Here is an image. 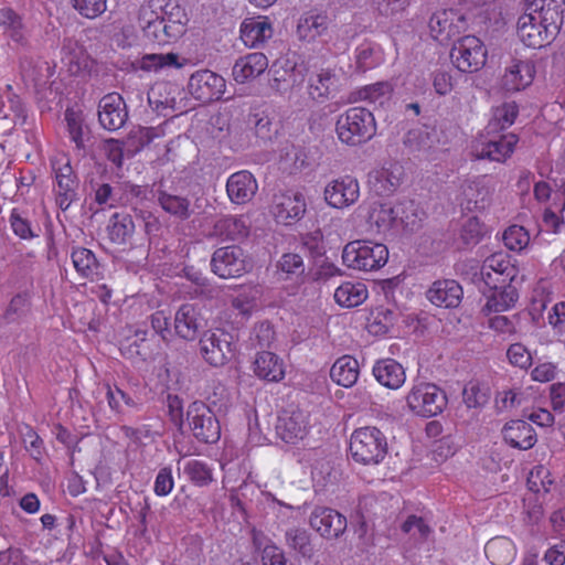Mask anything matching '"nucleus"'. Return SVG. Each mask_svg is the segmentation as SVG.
<instances>
[{
	"mask_svg": "<svg viewBox=\"0 0 565 565\" xmlns=\"http://www.w3.org/2000/svg\"><path fill=\"white\" fill-rule=\"evenodd\" d=\"M168 7L169 4L164 7L163 13L159 18L168 25V33L180 39L185 33L186 14L179 6H173L170 11H168Z\"/></svg>",
	"mask_w": 565,
	"mask_h": 565,
	"instance_id": "44",
	"label": "nucleus"
},
{
	"mask_svg": "<svg viewBox=\"0 0 565 565\" xmlns=\"http://www.w3.org/2000/svg\"><path fill=\"white\" fill-rule=\"evenodd\" d=\"M199 343L203 359L212 366H222L234 356V335L223 329L205 331Z\"/></svg>",
	"mask_w": 565,
	"mask_h": 565,
	"instance_id": "8",
	"label": "nucleus"
},
{
	"mask_svg": "<svg viewBox=\"0 0 565 565\" xmlns=\"http://www.w3.org/2000/svg\"><path fill=\"white\" fill-rule=\"evenodd\" d=\"M487 49L475 35L458 39L450 51L452 64L462 73H473L482 68L487 61Z\"/></svg>",
	"mask_w": 565,
	"mask_h": 565,
	"instance_id": "7",
	"label": "nucleus"
},
{
	"mask_svg": "<svg viewBox=\"0 0 565 565\" xmlns=\"http://www.w3.org/2000/svg\"><path fill=\"white\" fill-rule=\"evenodd\" d=\"M394 215L396 218V227L414 231L419 226L420 211L414 200L404 199L394 205Z\"/></svg>",
	"mask_w": 565,
	"mask_h": 565,
	"instance_id": "39",
	"label": "nucleus"
},
{
	"mask_svg": "<svg viewBox=\"0 0 565 565\" xmlns=\"http://www.w3.org/2000/svg\"><path fill=\"white\" fill-rule=\"evenodd\" d=\"M405 534H411L416 541H425L430 533V527L423 518L409 515L401 525Z\"/></svg>",
	"mask_w": 565,
	"mask_h": 565,
	"instance_id": "56",
	"label": "nucleus"
},
{
	"mask_svg": "<svg viewBox=\"0 0 565 565\" xmlns=\"http://www.w3.org/2000/svg\"><path fill=\"white\" fill-rule=\"evenodd\" d=\"M200 308L194 303H183L174 315L175 333L186 340L194 341L204 328Z\"/></svg>",
	"mask_w": 565,
	"mask_h": 565,
	"instance_id": "18",
	"label": "nucleus"
},
{
	"mask_svg": "<svg viewBox=\"0 0 565 565\" xmlns=\"http://www.w3.org/2000/svg\"><path fill=\"white\" fill-rule=\"evenodd\" d=\"M404 177V167L398 162H391L375 171L371 182L379 195H391L401 186Z\"/></svg>",
	"mask_w": 565,
	"mask_h": 565,
	"instance_id": "21",
	"label": "nucleus"
},
{
	"mask_svg": "<svg viewBox=\"0 0 565 565\" xmlns=\"http://www.w3.org/2000/svg\"><path fill=\"white\" fill-rule=\"evenodd\" d=\"M343 264L358 270H376L388 259V249L384 244L371 241H353L348 243L342 252Z\"/></svg>",
	"mask_w": 565,
	"mask_h": 565,
	"instance_id": "4",
	"label": "nucleus"
},
{
	"mask_svg": "<svg viewBox=\"0 0 565 565\" xmlns=\"http://www.w3.org/2000/svg\"><path fill=\"white\" fill-rule=\"evenodd\" d=\"M285 544L301 557L311 559L315 555V545L311 534L303 527L292 526L285 531Z\"/></svg>",
	"mask_w": 565,
	"mask_h": 565,
	"instance_id": "36",
	"label": "nucleus"
},
{
	"mask_svg": "<svg viewBox=\"0 0 565 565\" xmlns=\"http://www.w3.org/2000/svg\"><path fill=\"white\" fill-rule=\"evenodd\" d=\"M139 20L142 22L141 28L143 35L149 41L159 45H166L178 40L177 36H173L172 34L170 35V33H168V25L163 23L158 13L142 10Z\"/></svg>",
	"mask_w": 565,
	"mask_h": 565,
	"instance_id": "28",
	"label": "nucleus"
},
{
	"mask_svg": "<svg viewBox=\"0 0 565 565\" xmlns=\"http://www.w3.org/2000/svg\"><path fill=\"white\" fill-rule=\"evenodd\" d=\"M518 137L514 134L500 135L484 142L478 153L480 159L504 161L513 152Z\"/></svg>",
	"mask_w": 565,
	"mask_h": 565,
	"instance_id": "30",
	"label": "nucleus"
},
{
	"mask_svg": "<svg viewBox=\"0 0 565 565\" xmlns=\"http://www.w3.org/2000/svg\"><path fill=\"white\" fill-rule=\"evenodd\" d=\"M267 67V56L264 53L254 52L239 57L233 66L232 74L237 83L244 84L258 77Z\"/></svg>",
	"mask_w": 565,
	"mask_h": 565,
	"instance_id": "23",
	"label": "nucleus"
},
{
	"mask_svg": "<svg viewBox=\"0 0 565 565\" xmlns=\"http://www.w3.org/2000/svg\"><path fill=\"white\" fill-rule=\"evenodd\" d=\"M428 300L445 308H456L460 305L463 291L462 287L454 279H443L435 281L427 290Z\"/></svg>",
	"mask_w": 565,
	"mask_h": 565,
	"instance_id": "19",
	"label": "nucleus"
},
{
	"mask_svg": "<svg viewBox=\"0 0 565 565\" xmlns=\"http://www.w3.org/2000/svg\"><path fill=\"white\" fill-rule=\"evenodd\" d=\"M10 226L13 233L21 239H32L39 235L32 230L31 222L23 217L17 209H13L10 214Z\"/></svg>",
	"mask_w": 565,
	"mask_h": 565,
	"instance_id": "59",
	"label": "nucleus"
},
{
	"mask_svg": "<svg viewBox=\"0 0 565 565\" xmlns=\"http://www.w3.org/2000/svg\"><path fill=\"white\" fill-rule=\"evenodd\" d=\"M369 222L379 231H387L396 227L394 207L391 204H373L369 213Z\"/></svg>",
	"mask_w": 565,
	"mask_h": 565,
	"instance_id": "46",
	"label": "nucleus"
},
{
	"mask_svg": "<svg viewBox=\"0 0 565 565\" xmlns=\"http://www.w3.org/2000/svg\"><path fill=\"white\" fill-rule=\"evenodd\" d=\"M503 242L509 249L520 252L527 246L530 235L523 226L512 225L504 231Z\"/></svg>",
	"mask_w": 565,
	"mask_h": 565,
	"instance_id": "53",
	"label": "nucleus"
},
{
	"mask_svg": "<svg viewBox=\"0 0 565 565\" xmlns=\"http://www.w3.org/2000/svg\"><path fill=\"white\" fill-rule=\"evenodd\" d=\"M184 473L198 487H206L213 481L210 466L198 459H191L185 463Z\"/></svg>",
	"mask_w": 565,
	"mask_h": 565,
	"instance_id": "48",
	"label": "nucleus"
},
{
	"mask_svg": "<svg viewBox=\"0 0 565 565\" xmlns=\"http://www.w3.org/2000/svg\"><path fill=\"white\" fill-rule=\"evenodd\" d=\"M157 201L164 212L181 221L188 220L192 214L190 200L185 196L171 194L166 190L158 189Z\"/></svg>",
	"mask_w": 565,
	"mask_h": 565,
	"instance_id": "34",
	"label": "nucleus"
},
{
	"mask_svg": "<svg viewBox=\"0 0 565 565\" xmlns=\"http://www.w3.org/2000/svg\"><path fill=\"white\" fill-rule=\"evenodd\" d=\"M393 88L388 82H377L366 85L354 93V100H369L375 103L381 98H388Z\"/></svg>",
	"mask_w": 565,
	"mask_h": 565,
	"instance_id": "51",
	"label": "nucleus"
},
{
	"mask_svg": "<svg viewBox=\"0 0 565 565\" xmlns=\"http://www.w3.org/2000/svg\"><path fill=\"white\" fill-rule=\"evenodd\" d=\"M186 422L193 437L204 444H215L221 437L220 422L203 402L195 401L186 409Z\"/></svg>",
	"mask_w": 565,
	"mask_h": 565,
	"instance_id": "5",
	"label": "nucleus"
},
{
	"mask_svg": "<svg viewBox=\"0 0 565 565\" xmlns=\"http://www.w3.org/2000/svg\"><path fill=\"white\" fill-rule=\"evenodd\" d=\"M57 183V191L77 193L78 179L70 164V161L58 168H53Z\"/></svg>",
	"mask_w": 565,
	"mask_h": 565,
	"instance_id": "52",
	"label": "nucleus"
},
{
	"mask_svg": "<svg viewBox=\"0 0 565 565\" xmlns=\"http://www.w3.org/2000/svg\"><path fill=\"white\" fill-rule=\"evenodd\" d=\"M516 277H504L503 274L489 271H476L472 276V281L475 284L482 282L489 290V292H494L499 289L505 288L508 286H512L513 281Z\"/></svg>",
	"mask_w": 565,
	"mask_h": 565,
	"instance_id": "49",
	"label": "nucleus"
},
{
	"mask_svg": "<svg viewBox=\"0 0 565 565\" xmlns=\"http://www.w3.org/2000/svg\"><path fill=\"white\" fill-rule=\"evenodd\" d=\"M509 361L521 369H527L531 365L532 356L522 343H513L507 352Z\"/></svg>",
	"mask_w": 565,
	"mask_h": 565,
	"instance_id": "63",
	"label": "nucleus"
},
{
	"mask_svg": "<svg viewBox=\"0 0 565 565\" xmlns=\"http://www.w3.org/2000/svg\"><path fill=\"white\" fill-rule=\"evenodd\" d=\"M487 297V302L482 308L484 313L502 312L512 308L519 299V292L515 286H508L499 289L494 292L487 294L482 291Z\"/></svg>",
	"mask_w": 565,
	"mask_h": 565,
	"instance_id": "37",
	"label": "nucleus"
},
{
	"mask_svg": "<svg viewBox=\"0 0 565 565\" xmlns=\"http://www.w3.org/2000/svg\"><path fill=\"white\" fill-rule=\"evenodd\" d=\"M403 146L409 156L420 161L436 160L440 150L438 132L428 126L409 129L403 137Z\"/></svg>",
	"mask_w": 565,
	"mask_h": 565,
	"instance_id": "10",
	"label": "nucleus"
},
{
	"mask_svg": "<svg viewBox=\"0 0 565 565\" xmlns=\"http://www.w3.org/2000/svg\"><path fill=\"white\" fill-rule=\"evenodd\" d=\"M226 88L225 79L210 70L194 72L188 82L190 95L202 104L220 100Z\"/></svg>",
	"mask_w": 565,
	"mask_h": 565,
	"instance_id": "11",
	"label": "nucleus"
},
{
	"mask_svg": "<svg viewBox=\"0 0 565 565\" xmlns=\"http://www.w3.org/2000/svg\"><path fill=\"white\" fill-rule=\"evenodd\" d=\"M519 114V107L514 102L503 103L493 108L492 118L486 127L487 135H495L509 128Z\"/></svg>",
	"mask_w": 565,
	"mask_h": 565,
	"instance_id": "38",
	"label": "nucleus"
},
{
	"mask_svg": "<svg viewBox=\"0 0 565 565\" xmlns=\"http://www.w3.org/2000/svg\"><path fill=\"white\" fill-rule=\"evenodd\" d=\"M157 136L153 127L139 126L130 130L128 140L135 147V150L138 151L148 146Z\"/></svg>",
	"mask_w": 565,
	"mask_h": 565,
	"instance_id": "62",
	"label": "nucleus"
},
{
	"mask_svg": "<svg viewBox=\"0 0 565 565\" xmlns=\"http://www.w3.org/2000/svg\"><path fill=\"white\" fill-rule=\"evenodd\" d=\"M29 308H30V299H29L28 295L26 294H18L11 299V301L4 312V319L9 323L14 322L19 318L25 316L26 312L29 311Z\"/></svg>",
	"mask_w": 565,
	"mask_h": 565,
	"instance_id": "57",
	"label": "nucleus"
},
{
	"mask_svg": "<svg viewBox=\"0 0 565 565\" xmlns=\"http://www.w3.org/2000/svg\"><path fill=\"white\" fill-rule=\"evenodd\" d=\"M257 182L248 171L233 173L226 183L230 200L236 204H243L253 199L257 191Z\"/></svg>",
	"mask_w": 565,
	"mask_h": 565,
	"instance_id": "22",
	"label": "nucleus"
},
{
	"mask_svg": "<svg viewBox=\"0 0 565 565\" xmlns=\"http://www.w3.org/2000/svg\"><path fill=\"white\" fill-rule=\"evenodd\" d=\"M277 271L285 274V279H298L305 275L303 258L297 253H286L276 265Z\"/></svg>",
	"mask_w": 565,
	"mask_h": 565,
	"instance_id": "45",
	"label": "nucleus"
},
{
	"mask_svg": "<svg viewBox=\"0 0 565 565\" xmlns=\"http://www.w3.org/2000/svg\"><path fill=\"white\" fill-rule=\"evenodd\" d=\"M338 82L339 78L332 70L322 68L309 78L308 94L313 100L324 103L334 96Z\"/></svg>",
	"mask_w": 565,
	"mask_h": 565,
	"instance_id": "26",
	"label": "nucleus"
},
{
	"mask_svg": "<svg viewBox=\"0 0 565 565\" xmlns=\"http://www.w3.org/2000/svg\"><path fill=\"white\" fill-rule=\"evenodd\" d=\"M73 8L84 18L95 19L106 10V0H71Z\"/></svg>",
	"mask_w": 565,
	"mask_h": 565,
	"instance_id": "58",
	"label": "nucleus"
},
{
	"mask_svg": "<svg viewBox=\"0 0 565 565\" xmlns=\"http://www.w3.org/2000/svg\"><path fill=\"white\" fill-rule=\"evenodd\" d=\"M106 396L109 407L117 413L122 411V404L129 407H135L137 405L135 399L128 393L116 385L111 387L109 384H107Z\"/></svg>",
	"mask_w": 565,
	"mask_h": 565,
	"instance_id": "60",
	"label": "nucleus"
},
{
	"mask_svg": "<svg viewBox=\"0 0 565 565\" xmlns=\"http://www.w3.org/2000/svg\"><path fill=\"white\" fill-rule=\"evenodd\" d=\"M217 227L225 231L226 235L233 241L248 235V228L242 218L225 217L218 222Z\"/></svg>",
	"mask_w": 565,
	"mask_h": 565,
	"instance_id": "61",
	"label": "nucleus"
},
{
	"mask_svg": "<svg viewBox=\"0 0 565 565\" xmlns=\"http://www.w3.org/2000/svg\"><path fill=\"white\" fill-rule=\"evenodd\" d=\"M480 270L500 273L503 274L504 277H516L519 273L516 266L512 264L510 257L502 253H497L487 257Z\"/></svg>",
	"mask_w": 565,
	"mask_h": 565,
	"instance_id": "47",
	"label": "nucleus"
},
{
	"mask_svg": "<svg viewBox=\"0 0 565 565\" xmlns=\"http://www.w3.org/2000/svg\"><path fill=\"white\" fill-rule=\"evenodd\" d=\"M484 553L493 565H509L515 557L514 543L505 536H497L488 541Z\"/></svg>",
	"mask_w": 565,
	"mask_h": 565,
	"instance_id": "32",
	"label": "nucleus"
},
{
	"mask_svg": "<svg viewBox=\"0 0 565 565\" xmlns=\"http://www.w3.org/2000/svg\"><path fill=\"white\" fill-rule=\"evenodd\" d=\"M483 235L484 226L477 217H469L460 231V238L466 246L477 245Z\"/></svg>",
	"mask_w": 565,
	"mask_h": 565,
	"instance_id": "55",
	"label": "nucleus"
},
{
	"mask_svg": "<svg viewBox=\"0 0 565 565\" xmlns=\"http://www.w3.org/2000/svg\"><path fill=\"white\" fill-rule=\"evenodd\" d=\"M71 257L76 271L82 277L92 279L97 274L99 264L90 249L76 247L73 249Z\"/></svg>",
	"mask_w": 565,
	"mask_h": 565,
	"instance_id": "42",
	"label": "nucleus"
},
{
	"mask_svg": "<svg viewBox=\"0 0 565 565\" xmlns=\"http://www.w3.org/2000/svg\"><path fill=\"white\" fill-rule=\"evenodd\" d=\"M372 372L381 385L391 390L399 388L406 379L403 365L394 359L379 360Z\"/></svg>",
	"mask_w": 565,
	"mask_h": 565,
	"instance_id": "27",
	"label": "nucleus"
},
{
	"mask_svg": "<svg viewBox=\"0 0 565 565\" xmlns=\"http://www.w3.org/2000/svg\"><path fill=\"white\" fill-rule=\"evenodd\" d=\"M0 25L7 29L10 39L19 45H26V30L22 18L10 8L0 9Z\"/></svg>",
	"mask_w": 565,
	"mask_h": 565,
	"instance_id": "41",
	"label": "nucleus"
},
{
	"mask_svg": "<svg viewBox=\"0 0 565 565\" xmlns=\"http://www.w3.org/2000/svg\"><path fill=\"white\" fill-rule=\"evenodd\" d=\"M503 439L515 449H531L537 441L536 433L531 424L515 419L507 423L502 428Z\"/></svg>",
	"mask_w": 565,
	"mask_h": 565,
	"instance_id": "20",
	"label": "nucleus"
},
{
	"mask_svg": "<svg viewBox=\"0 0 565 565\" xmlns=\"http://www.w3.org/2000/svg\"><path fill=\"white\" fill-rule=\"evenodd\" d=\"M307 210L305 196L298 191H284L273 198L270 213L276 222L282 225H292L300 221Z\"/></svg>",
	"mask_w": 565,
	"mask_h": 565,
	"instance_id": "12",
	"label": "nucleus"
},
{
	"mask_svg": "<svg viewBox=\"0 0 565 565\" xmlns=\"http://www.w3.org/2000/svg\"><path fill=\"white\" fill-rule=\"evenodd\" d=\"M335 130L343 143L358 146L369 141L375 135V119L369 109L352 107L338 117Z\"/></svg>",
	"mask_w": 565,
	"mask_h": 565,
	"instance_id": "2",
	"label": "nucleus"
},
{
	"mask_svg": "<svg viewBox=\"0 0 565 565\" xmlns=\"http://www.w3.org/2000/svg\"><path fill=\"white\" fill-rule=\"evenodd\" d=\"M239 32L246 46L256 47L273 36V26L267 18H246L241 24Z\"/></svg>",
	"mask_w": 565,
	"mask_h": 565,
	"instance_id": "24",
	"label": "nucleus"
},
{
	"mask_svg": "<svg viewBox=\"0 0 565 565\" xmlns=\"http://www.w3.org/2000/svg\"><path fill=\"white\" fill-rule=\"evenodd\" d=\"M359 196V182L351 175L332 180L324 189L326 202L335 209H343L354 204Z\"/></svg>",
	"mask_w": 565,
	"mask_h": 565,
	"instance_id": "16",
	"label": "nucleus"
},
{
	"mask_svg": "<svg viewBox=\"0 0 565 565\" xmlns=\"http://www.w3.org/2000/svg\"><path fill=\"white\" fill-rule=\"evenodd\" d=\"M411 411L423 417L439 415L447 405L446 393L433 383L414 385L406 397Z\"/></svg>",
	"mask_w": 565,
	"mask_h": 565,
	"instance_id": "6",
	"label": "nucleus"
},
{
	"mask_svg": "<svg viewBox=\"0 0 565 565\" xmlns=\"http://www.w3.org/2000/svg\"><path fill=\"white\" fill-rule=\"evenodd\" d=\"M65 120L71 139L75 142L77 148H85V129L81 116L72 109H66Z\"/></svg>",
	"mask_w": 565,
	"mask_h": 565,
	"instance_id": "54",
	"label": "nucleus"
},
{
	"mask_svg": "<svg viewBox=\"0 0 565 565\" xmlns=\"http://www.w3.org/2000/svg\"><path fill=\"white\" fill-rule=\"evenodd\" d=\"M534 74L535 67L531 61H513L502 77V87L508 92L524 89L532 83Z\"/></svg>",
	"mask_w": 565,
	"mask_h": 565,
	"instance_id": "25",
	"label": "nucleus"
},
{
	"mask_svg": "<svg viewBox=\"0 0 565 565\" xmlns=\"http://www.w3.org/2000/svg\"><path fill=\"white\" fill-rule=\"evenodd\" d=\"M462 397L465 404L471 407H481L486 405L490 398L489 387L486 385H480L479 383L470 382L465 386L462 391Z\"/></svg>",
	"mask_w": 565,
	"mask_h": 565,
	"instance_id": "50",
	"label": "nucleus"
},
{
	"mask_svg": "<svg viewBox=\"0 0 565 565\" xmlns=\"http://www.w3.org/2000/svg\"><path fill=\"white\" fill-rule=\"evenodd\" d=\"M128 120L126 103L120 94L109 93L98 103V121L108 131H116Z\"/></svg>",
	"mask_w": 565,
	"mask_h": 565,
	"instance_id": "15",
	"label": "nucleus"
},
{
	"mask_svg": "<svg viewBox=\"0 0 565 565\" xmlns=\"http://www.w3.org/2000/svg\"><path fill=\"white\" fill-rule=\"evenodd\" d=\"M254 372L268 382H279L285 376L284 363L273 352L262 351L254 361Z\"/></svg>",
	"mask_w": 565,
	"mask_h": 565,
	"instance_id": "31",
	"label": "nucleus"
},
{
	"mask_svg": "<svg viewBox=\"0 0 565 565\" xmlns=\"http://www.w3.org/2000/svg\"><path fill=\"white\" fill-rule=\"evenodd\" d=\"M329 26V18L326 13L309 11L303 13L297 24L299 40L312 42L324 34Z\"/></svg>",
	"mask_w": 565,
	"mask_h": 565,
	"instance_id": "29",
	"label": "nucleus"
},
{
	"mask_svg": "<svg viewBox=\"0 0 565 565\" xmlns=\"http://www.w3.org/2000/svg\"><path fill=\"white\" fill-rule=\"evenodd\" d=\"M262 564L263 565H292L288 564L282 548L275 544L266 545L262 552Z\"/></svg>",
	"mask_w": 565,
	"mask_h": 565,
	"instance_id": "64",
	"label": "nucleus"
},
{
	"mask_svg": "<svg viewBox=\"0 0 565 565\" xmlns=\"http://www.w3.org/2000/svg\"><path fill=\"white\" fill-rule=\"evenodd\" d=\"M467 28L465 15L454 10H440L429 19L431 36L440 42L459 35Z\"/></svg>",
	"mask_w": 565,
	"mask_h": 565,
	"instance_id": "17",
	"label": "nucleus"
},
{
	"mask_svg": "<svg viewBox=\"0 0 565 565\" xmlns=\"http://www.w3.org/2000/svg\"><path fill=\"white\" fill-rule=\"evenodd\" d=\"M252 267L250 259L236 245L217 248L211 258L212 271L223 279L241 277Z\"/></svg>",
	"mask_w": 565,
	"mask_h": 565,
	"instance_id": "9",
	"label": "nucleus"
},
{
	"mask_svg": "<svg viewBox=\"0 0 565 565\" xmlns=\"http://www.w3.org/2000/svg\"><path fill=\"white\" fill-rule=\"evenodd\" d=\"M136 225L130 214L114 213L107 226L109 239L118 245H126L135 232Z\"/></svg>",
	"mask_w": 565,
	"mask_h": 565,
	"instance_id": "33",
	"label": "nucleus"
},
{
	"mask_svg": "<svg viewBox=\"0 0 565 565\" xmlns=\"http://www.w3.org/2000/svg\"><path fill=\"white\" fill-rule=\"evenodd\" d=\"M139 68L146 72H158L164 67H181L179 55L175 53L167 54H145L139 61Z\"/></svg>",
	"mask_w": 565,
	"mask_h": 565,
	"instance_id": "43",
	"label": "nucleus"
},
{
	"mask_svg": "<svg viewBox=\"0 0 565 565\" xmlns=\"http://www.w3.org/2000/svg\"><path fill=\"white\" fill-rule=\"evenodd\" d=\"M387 439L374 426L358 428L350 438V452L354 461L362 465H379L387 455Z\"/></svg>",
	"mask_w": 565,
	"mask_h": 565,
	"instance_id": "3",
	"label": "nucleus"
},
{
	"mask_svg": "<svg viewBox=\"0 0 565 565\" xmlns=\"http://www.w3.org/2000/svg\"><path fill=\"white\" fill-rule=\"evenodd\" d=\"M276 435L286 444L295 445L308 433V415L299 409H284L277 417Z\"/></svg>",
	"mask_w": 565,
	"mask_h": 565,
	"instance_id": "13",
	"label": "nucleus"
},
{
	"mask_svg": "<svg viewBox=\"0 0 565 565\" xmlns=\"http://www.w3.org/2000/svg\"><path fill=\"white\" fill-rule=\"evenodd\" d=\"M309 524L311 529L327 540L339 539L344 534L348 526L344 515L327 507H316L310 514Z\"/></svg>",
	"mask_w": 565,
	"mask_h": 565,
	"instance_id": "14",
	"label": "nucleus"
},
{
	"mask_svg": "<svg viewBox=\"0 0 565 565\" xmlns=\"http://www.w3.org/2000/svg\"><path fill=\"white\" fill-rule=\"evenodd\" d=\"M330 377L338 385L351 387L359 377V362L350 355L339 358L330 370Z\"/></svg>",
	"mask_w": 565,
	"mask_h": 565,
	"instance_id": "35",
	"label": "nucleus"
},
{
	"mask_svg": "<svg viewBox=\"0 0 565 565\" xmlns=\"http://www.w3.org/2000/svg\"><path fill=\"white\" fill-rule=\"evenodd\" d=\"M367 298V289L364 284L344 282L334 291V300L338 305L352 308L361 305Z\"/></svg>",
	"mask_w": 565,
	"mask_h": 565,
	"instance_id": "40",
	"label": "nucleus"
},
{
	"mask_svg": "<svg viewBox=\"0 0 565 565\" xmlns=\"http://www.w3.org/2000/svg\"><path fill=\"white\" fill-rule=\"evenodd\" d=\"M523 13L516 22L520 41L533 49H541L555 41L563 25L559 0H522Z\"/></svg>",
	"mask_w": 565,
	"mask_h": 565,
	"instance_id": "1",
	"label": "nucleus"
}]
</instances>
